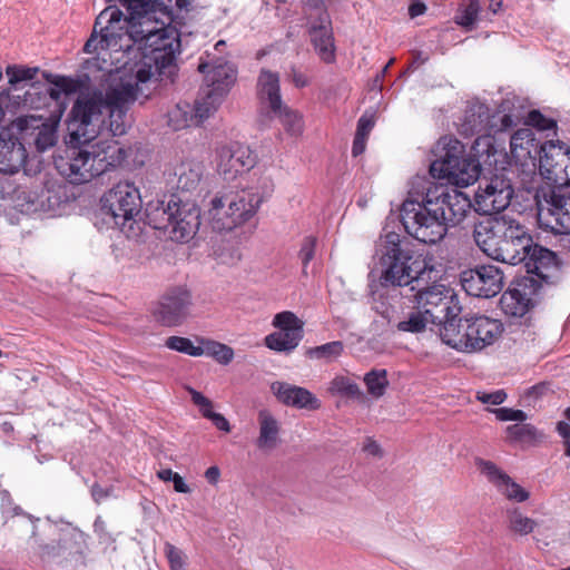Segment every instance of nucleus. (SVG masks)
Here are the masks:
<instances>
[{
	"instance_id": "nucleus-20",
	"label": "nucleus",
	"mask_w": 570,
	"mask_h": 570,
	"mask_svg": "<svg viewBox=\"0 0 570 570\" xmlns=\"http://www.w3.org/2000/svg\"><path fill=\"white\" fill-rule=\"evenodd\" d=\"M217 170L225 180H234L237 176L250 170L255 165V156L248 146L239 142L223 145L216 149Z\"/></svg>"
},
{
	"instance_id": "nucleus-45",
	"label": "nucleus",
	"mask_w": 570,
	"mask_h": 570,
	"mask_svg": "<svg viewBox=\"0 0 570 570\" xmlns=\"http://www.w3.org/2000/svg\"><path fill=\"white\" fill-rule=\"evenodd\" d=\"M224 96H218L209 89H206L204 97L198 99L195 104L194 114L197 124H202L209 118L224 101Z\"/></svg>"
},
{
	"instance_id": "nucleus-30",
	"label": "nucleus",
	"mask_w": 570,
	"mask_h": 570,
	"mask_svg": "<svg viewBox=\"0 0 570 570\" xmlns=\"http://www.w3.org/2000/svg\"><path fill=\"white\" fill-rule=\"evenodd\" d=\"M271 390L276 399L286 406L304 410H317L321 401L307 389L286 382H274Z\"/></svg>"
},
{
	"instance_id": "nucleus-33",
	"label": "nucleus",
	"mask_w": 570,
	"mask_h": 570,
	"mask_svg": "<svg viewBox=\"0 0 570 570\" xmlns=\"http://www.w3.org/2000/svg\"><path fill=\"white\" fill-rule=\"evenodd\" d=\"M439 317H432L429 311L421 309L410 298L404 304L396 328L403 333L420 334L430 325L438 324Z\"/></svg>"
},
{
	"instance_id": "nucleus-36",
	"label": "nucleus",
	"mask_w": 570,
	"mask_h": 570,
	"mask_svg": "<svg viewBox=\"0 0 570 570\" xmlns=\"http://www.w3.org/2000/svg\"><path fill=\"white\" fill-rule=\"evenodd\" d=\"M258 421V436L256 439V446L263 452H271L275 450L281 443V423L268 411L261 410L257 416Z\"/></svg>"
},
{
	"instance_id": "nucleus-11",
	"label": "nucleus",
	"mask_w": 570,
	"mask_h": 570,
	"mask_svg": "<svg viewBox=\"0 0 570 570\" xmlns=\"http://www.w3.org/2000/svg\"><path fill=\"white\" fill-rule=\"evenodd\" d=\"M540 175L556 186L570 185V147L562 142L546 141L539 156Z\"/></svg>"
},
{
	"instance_id": "nucleus-63",
	"label": "nucleus",
	"mask_w": 570,
	"mask_h": 570,
	"mask_svg": "<svg viewBox=\"0 0 570 570\" xmlns=\"http://www.w3.org/2000/svg\"><path fill=\"white\" fill-rule=\"evenodd\" d=\"M210 421L218 430L227 433L230 432V424L223 414L216 413L215 415H213Z\"/></svg>"
},
{
	"instance_id": "nucleus-44",
	"label": "nucleus",
	"mask_w": 570,
	"mask_h": 570,
	"mask_svg": "<svg viewBox=\"0 0 570 570\" xmlns=\"http://www.w3.org/2000/svg\"><path fill=\"white\" fill-rule=\"evenodd\" d=\"M199 352L200 356H210L223 365L229 364L234 358V351L230 346L213 340L200 338Z\"/></svg>"
},
{
	"instance_id": "nucleus-43",
	"label": "nucleus",
	"mask_w": 570,
	"mask_h": 570,
	"mask_svg": "<svg viewBox=\"0 0 570 570\" xmlns=\"http://www.w3.org/2000/svg\"><path fill=\"white\" fill-rule=\"evenodd\" d=\"M343 352V343L341 341H333L318 346L307 347L304 355L311 361L327 365L337 361Z\"/></svg>"
},
{
	"instance_id": "nucleus-24",
	"label": "nucleus",
	"mask_w": 570,
	"mask_h": 570,
	"mask_svg": "<svg viewBox=\"0 0 570 570\" xmlns=\"http://www.w3.org/2000/svg\"><path fill=\"white\" fill-rule=\"evenodd\" d=\"M461 313L446 314L438 323V334L441 342L448 347L469 354V316L460 317Z\"/></svg>"
},
{
	"instance_id": "nucleus-50",
	"label": "nucleus",
	"mask_w": 570,
	"mask_h": 570,
	"mask_svg": "<svg viewBox=\"0 0 570 570\" xmlns=\"http://www.w3.org/2000/svg\"><path fill=\"white\" fill-rule=\"evenodd\" d=\"M168 125L174 130H180L186 127H189L190 125L198 124L197 120L195 119V114L190 115L188 105H186L185 107L177 105L168 112Z\"/></svg>"
},
{
	"instance_id": "nucleus-22",
	"label": "nucleus",
	"mask_w": 570,
	"mask_h": 570,
	"mask_svg": "<svg viewBox=\"0 0 570 570\" xmlns=\"http://www.w3.org/2000/svg\"><path fill=\"white\" fill-rule=\"evenodd\" d=\"M540 141L529 128L518 129L510 138L509 165L522 170L535 167V155L541 154Z\"/></svg>"
},
{
	"instance_id": "nucleus-18",
	"label": "nucleus",
	"mask_w": 570,
	"mask_h": 570,
	"mask_svg": "<svg viewBox=\"0 0 570 570\" xmlns=\"http://www.w3.org/2000/svg\"><path fill=\"white\" fill-rule=\"evenodd\" d=\"M538 222L541 228L554 234H570V195L552 193L538 202Z\"/></svg>"
},
{
	"instance_id": "nucleus-14",
	"label": "nucleus",
	"mask_w": 570,
	"mask_h": 570,
	"mask_svg": "<svg viewBox=\"0 0 570 570\" xmlns=\"http://www.w3.org/2000/svg\"><path fill=\"white\" fill-rule=\"evenodd\" d=\"M24 199L33 207V210L59 214L67 202L63 186L47 179V175L38 171L28 191H23Z\"/></svg>"
},
{
	"instance_id": "nucleus-55",
	"label": "nucleus",
	"mask_w": 570,
	"mask_h": 570,
	"mask_svg": "<svg viewBox=\"0 0 570 570\" xmlns=\"http://www.w3.org/2000/svg\"><path fill=\"white\" fill-rule=\"evenodd\" d=\"M465 8L460 9L456 17L458 23L469 27L474 23L480 11L479 0H464Z\"/></svg>"
},
{
	"instance_id": "nucleus-60",
	"label": "nucleus",
	"mask_w": 570,
	"mask_h": 570,
	"mask_svg": "<svg viewBox=\"0 0 570 570\" xmlns=\"http://www.w3.org/2000/svg\"><path fill=\"white\" fill-rule=\"evenodd\" d=\"M527 124L538 128L539 130H550L556 127V121L544 117L540 111L532 110L529 112Z\"/></svg>"
},
{
	"instance_id": "nucleus-35",
	"label": "nucleus",
	"mask_w": 570,
	"mask_h": 570,
	"mask_svg": "<svg viewBox=\"0 0 570 570\" xmlns=\"http://www.w3.org/2000/svg\"><path fill=\"white\" fill-rule=\"evenodd\" d=\"M27 151L18 139H6L0 134V173L12 175L19 171L26 163Z\"/></svg>"
},
{
	"instance_id": "nucleus-38",
	"label": "nucleus",
	"mask_w": 570,
	"mask_h": 570,
	"mask_svg": "<svg viewBox=\"0 0 570 570\" xmlns=\"http://www.w3.org/2000/svg\"><path fill=\"white\" fill-rule=\"evenodd\" d=\"M328 394L336 400L337 406L356 399L355 375L350 372L335 374L327 387Z\"/></svg>"
},
{
	"instance_id": "nucleus-4",
	"label": "nucleus",
	"mask_w": 570,
	"mask_h": 570,
	"mask_svg": "<svg viewBox=\"0 0 570 570\" xmlns=\"http://www.w3.org/2000/svg\"><path fill=\"white\" fill-rule=\"evenodd\" d=\"M381 263L382 282L386 285H421L439 274L432 257L413 252L407 242L396 233L385 235Z\"/></svg>"
},
{
	"instance_id": "nucleus-12",
	"label": "nucleus",
	"mask_w": 570,
	"mask_h": 570,
	"mask_svg": "<svg viewBox=\"0 0 570 570\" xmlns=\"http://www.w3.org/2000/svg\"><path fill=\"white\" fill-rule=\"evenodd\" d=\"M434 274L431 285L420 287L410 299L421 309L429 311L432 317H438L435 311L442 308L444 316L452 313H461L462 306L454 289L438 279Z\"/></svg>"
},
{
	"instance_id": "nucleus-57",
	"label": "nucleus",
	"mask_w": 570,
	"mask_h": 570,
	"mask_svg": "<svg viewBox=\"0 0 570 570\" xmlns=\"http://www.w3.org/2000/svg\"><path fill=\"white\" fill-rule=\"evenodd\" d=\"M188 392L190 394L193 403L199 409V412L202 413V415L205 419L210 420L213 417V415L216 414V412H214V410H213L214 409L213 402L208 397L203 395L200 392H198L191 387L188 389Z\"/></svg>"
},
{
	"instance_id": "nucleus-40",
	"label": "nucleus",
	"mask_w": 570,
	"mask_h": 570,
	"mask_svg": "<svg viewBox=\"0 0 570 570\" xmlns=\"http://www.w3.org/2000/svg\"><path fill=\"white\" fill-rule=\"evenodd\" d=\"M226 202L227 199L225 195L215 196L210 200L208 217L214 230L225 232L232 230L236 227Z\"/></svg>"
},
{
	"instance_id": "nucleus-34",
	"label": "nucleus",
	"mask_w": 570,
	"mask_h": 570,
	"mask_svg": "<svg viewBox=\"0 0 570 570\" xmlns=\"http://www.w3.org/2000/svg\"><path fill=\"white\" fill-rule=\"evenodd\" d=\"M85 533L71 528L63 530L57 542L39 546V554L42 559H53L65 552H78L85 543Z\"/></svg>"
},
{
	"instance_id": "nucleus-32",
	"label": "nucleus",
	"mask_w": 570,
	"mask_h": 570,
	"mask_svg": "<svg viewBox=\"0 0 570 570\" xmlns=\"http://www.w3.org/2000/svg\"><path fill=\"white\" fill-rule=\"evenodd\" d=\"M38 70V68L21 66H8L6 68V75L11 86L9 96L18 106H32L31 94L29 90H24V88L36 77Z\"/></svg>"
},
{
	"instance_id": "nucleus-54",
	"label": "nucleus",
	"mask_w": 570,
	"mask_h": 570,
	"mask_svg": "<svg viewBox=\"0 0 570 570\" xmlns=\"http://www.w3.org/2000/svg\"><path fill=\"white\" fill-rule=\"evenodd\" d=\"M473 148L479 157H483L485 154L487 159H484V163L489 161V165L498 166V161L495 159L493 161L490 160V158L497 154V150L493 146V138L490 135H483L479 137L475 140Z\"/></svg>"
},
{
	"instance_id": "nucleus-13",
	"label": "nucleus",
	"mask_w": 570,
	"mask_h": 570,
	"mask_svg": "<svg viewBox=\"0 0 570 570\" xmlns=\"http://www.w3.org/2000/svg\"><path fill=\"white\" fill-rule=\"evenodd\" d=\"M272 325L278 331L265 336L266 347L279 353H291L301 343L304 336V322L291 311L274 315Z\"/></svg>"
},
{
	"instance_id": "nucleus-15",
	"label": "nucleus",
	"mask_w": 570,
	"mask_h": 570,
	"mask_svg": "<svg viewBox=\"0 0 570 570\" xmlns=\"http://www.w3.org/2000/svg\"><path fill=\"white\" fill-rule=\"evenodd\" d=\"M191 293L183 286L169 288L159 299L154 316L164 326L181 325L189 316Z\"/></svg>"
},
{
	"instance_id": "nucleus-56",
	"label": "nucleus",
	"mask_w": 570,
	"mask_h": 570,
	"mask_svg": "<svg viewBox=\"0 0 570 570\" xmlns=\"http://www.w3.org/2000/svg\"><path fill=\"white\" fill-rule=\"evenodd\" d=\"M165 554L171 570H185L186 556L180 549L169 542H166Z\"/></svg>"
},
{
	"instance_id": "nucleus-53",
	"label": "nucleus",
	"mask_w": 570,
	"mask_h": 570,
	"mask_svg": "<svg viewBox=\"0 0 570 570\" xmlns=\"http://www.w3.org/2000/svg\"><path fill=\"white\" fill-rule=\"evenodd\" d=\"M53 87L50 89L51 98L58 100L61 95H70L77 91L78 82L67 77H56L52 81Z\"/></svg>"
},
{
	"instance_id": "nucleus-2",
	"label": "nucleus",
	"mask_w": 570,
	"mask_h": 570,
	"mask_svg": "<svg viewBox=\"0 0 570 570\" xmlns=\"http://www.w3.org/2000/svg\"><path fill=\"white\" fill-rule=\"evenodd\" d=\"M107 2H119L129 16H125L116 6L107 7L96 18L92 32L85 43L83 51L95 55L88 63L105 71V78L98 88L106 85L110 70H116L132 56L139 32L138 21L148 7L146 0Z\"/></svg>"
},
{
	"instance_id": "nucleus-39",
	"label": "nucleus",
	"mask_w": 570,
	"mask_h": 570,
	"mask_svg": "<svg viewBox=\"0 0 570 570\" xmlns=\"http://www.w3.org/2000/svg\"><path fill=\"white\" fill-rule=\"evenodd\" d=\"M204 174V165L194 159H186L174 169L177 178V188L184 191L194 190L199 185Z\"/></svg>"
},
{
	"instance_id": "nucleus-21",
	"label": "nucleus",
	"mask_w": 570,
	"mask_h": 570,
	"mask_svg": "<svg viewBox=\"0 0 570 570\" xmlns=\"http://www.w3.org/2000/svg\"><path fill=\"white\" fill-rule=\"evenodd\" d=\"M505 227L508 230L499 246V253L495 254L493 259L517 265L525 259L531 237L520 223L510 217Z\"/></svg>"
},
{
	"instance_id": "nucleus-31",
	"label": "nucleus",
	"mask_w": 570,
	"mask_h": 570,
	"mask_svg": "<svg viewBox=\"0 0 570 570\" xmlns=\"http://www.w3.org/2000/svg\"><path fill=\"white\" fill-rule=\"evenodd\" d=\"M525 266L528 272L535 274L542 281L551 279L559 271L556 254L539 245H531L525 253Z\"/></svg>"
},
{
	"instance_id": "nucleus-3",
	"label": "nucleus",
	"mask_w": 570,
	"mask_h": 570,
	"mask_svg": "<svg viewBox=\"0 0 570 570\" xmlns=\"http://www.w3.org/2000/svg\"><path fill=\"white\" fill-rule=\"evenodd\" d=\"M471 210L470 198L461 191L446 193L434 186L424 198L405 200L402 222L406 232L425 244H435L444 238L449 225L460 224Z\"/></svg>"
},
{
	"instance_id": "nucleus-9",
	"label": "nucleus",
	"mask_w": 570,
	"mask_h": 570,
	"mask_svg": "<svg viewBox=\"0 0 570 570\" xmlns=\"http://www.w3.org/2000/svg\"><path fill=\"white\" fill-rule=\"evenodd\" d=\"M75 119L73 115V108L71 109V119L68 124V129L70 134V142L77 144V145H87L89 153L92 157V160H95L94 165L97 168V173L100 176L101 174L106 173L111 167H117L121 165V163L126 159L127 154L126 150L119 145L118 141L114 139H106V140H99L95 144H91L92 140H95L98 135L102 130H108L112 136H117L110 128H109V116L106 115V121L104 126L99 129L97 135H95L92 138L85 139L81 137H77L73 135V130L71 129V124ZM126 131L124 132V135ZM122 136V134L120 135Z\"/></svg>"
},
{
	"instance_id": "nucleus-37",
	"label": "nucleus",
	"mask_w": 570,
	"mask_h": 570,
	"mask_svg": "<svg viewBox=\"0 0 570 570\" xmlns=\"http://www.w3.org/2000/svg\"><path fill=\"white\" fill-rule=\"evenodd\" d=\"M20 128L28 135V130L32 129L30 134L33 137V142L39 151H45L57 142L56 126L43 121L40 118L30 117L20 120Z\"/></svg>"
},
{
	"instance_id": "nucleus-10",
	"label": "nucleus",
	"mask_w": 570,
	"mask_h": 570,
	"mask_svg": "<svg viewBox=\"0 0 570 570\" xmlns=\"http://www.w3.org/2000/svg\"><path fill=\"white\" fill-rule=\"evenodd\" d=\"M94 163L87 145L68 147L63 155L55 157L59 174L75 185L86 184L99 176Z\"/></svg>"
},
{
	"instance_id": "nucleus-5",
	"label": "nucleus",
	"mask_w": 570,
	"mask_h": 570,
	"mask_svg": "<svg viewBox=\"0 0 570 570\" xmlns=\"http://www.w3.org/2000/svg\"><path fill=\"white\" fill-rule=\"evenodd\" d=\"M440 158L430 166L433 178L444 180L456 187L473 185L481 175V165L478 159L464 154V146L452 137H443L438 142Z\"/></svg>"
},
{
	"instance_id": "nucleus-8",
	"label": "nucleus",
	"mask_w": 570,
	"mask_h": 570,
	"mask_svg": "<svg viewBox=\"0 0 570 570\" xmlns=\"http://www.w3.org/2000/svg\"><path fill=\"white\" fill-rule=\"evenodd\" d=\"M519 119L517 110V98L508 96L498 106L497 110L490 114L488 106L480 101H475L466 111L465 132H480L482 130H507L513 127Z\"/></svg>"
},
{
	"instance_id": "nucleus-17",
	"label": "nucleus",
	"mask_w": 570,
	"mask_h": 570,
	"mask_svg": "<svg viewBox=\"0 0 570 570\" xmlns=\"http://www.w3.org/2000/svg\"><path fill=\"white\" fill-rule=\"evenodd\" d=\"M273 185L268 178H264L259 188L250 187L237 194L226 196V205L230 209V215L235 226H239L249 220L258 210L259 206L272 194Z\"/></svg>"
},
{
	"instance_id": "nucleus-26",
	"label": "nucleus",
	"mask_w": 570,
	"mask_h": 570,
	"mask_svg": "<svg viewBox=\"0 0 570 570\" xmlns=\"http://www.w3.org/2000/svg\"><path fill=\"white\" fill-rule=\"evenodd\" d=\"M508 216L485 218L478 223L474 228V240L480 249L494 258L499 253V246L507 233Z\"/></svg>"
},
{
	"instance_id": "nucleus-49",
	"label": "nucleus",
	"mask_w": 570,
	"mask_h": 570,
	"mask_svg": "<svg viewBox=\"0 0 570 570\" xmlns=\"http://www.w3.org/2000/svg\"><path fill=\"white\" fill-rule=\"evenodd\" d=\"M537 527V521L520 510L514 509L509 512L508 528L512 533L525 537L533 533Z\"/></svg>"
},
{
	"instance_id": "nucleus-46",
	"label": "nucleus",
	"mask_w": 570,
	"mask_h": 570,
	"mask_svg": "<svg viewBox=\"0 0 570 570\" xmlns=\"http://www.w3.org/2000/svg\"><path fill=\"white\" fill-rule=\"evenodd\" d=\"M504 433L509 442L521 444L535 442L541 436L533 425L525 424L523 422L508 425L504 430Z\"/></svg>"
},
{
	"instance_id": "nucleus-27",
	"label": "nucleus",
	"mask_w": 570,
	"mask_h": 570,
	"mask_svg": "<svg viewBox=\"0 0 570 570\" xmlns=\"http://www.w3.org/2000/svg\"><path fill=\"white\" fill-rule=\"evenodd\" d=\"M469 354L492 345L501 336L503 327L500 321L484 316H469Z\"/></svg>"
},
{
	"instance_id": "nucleus-58",
	"label": "nucleus",
	"mask_w": 570,
	"mask_h": 570,
	"mask_svg": "<svg viewBox=\"0 0 570 570\" xmlns=\"http://www.w3.org/2000/svg\"><path fill=\"white\" fill-rule=\"evenodd\" d=\"M493 413L497 420L501 422H524L527 420V414L522 410L511 409V407H498L489 410Z\"/></svg>"
},
{
	"instance_id": "nucleus-61",
	"label": "nucleus",
	"mask_w": 570,
	"mask_h": 570,
	"mask_svg": "<svg viewBox=\"0 0 570 570\" xmlns=\"http://www.w3.org/2000/svg\"><path fill=\"white\" fill-rule=\"evenodd\" d=\"M475 397L483 404L500 405L505 402L508 395L504 390L493 392L479 391Z\"/></svg>"
},
{
	"instance_id": "nucleus-7",
	"label": "nucleus",
	"mask_w": 570,
	"mask_h": 570,
	"mask_svg": "<svg viewBox=\"0 0 570 570\" xmlns=\"http://www.w3.org/2000/svg\"><path fill=\"white\" fill-rule=\"evenodd\" d=\"M101 204L106 223L119 228L127 237L137 235L135 226L141 210V197L134 184H117L104 195Z\"/></svg>"
},
{
	"instance_id": "nucleus-42",
	"label": "nucleus",
	"mask_w": 570,
	"mask_h": 570,
	"mask_svg": "<svg viewBox=\"0 0 570 570\" xmlns=\"http://www.w3.org/2000/svg\"><path fill=\"white\" fill-rule=\"evenodd\" d=\"M274 118L281 121L286 132L291 136H299L304 130L303 116L286 104L282 105L279 110L272 111L269 116L264 117L261 121L268 122Z\"/></svg>"
},
{
	"instance_id": "nucleus-52",
	"label": "nucleus",
	"mask_w": 570,
	"mask_h": 570,
	"mask_svg": "<svg viewBox=\"0 0 570 570\" xmlns=\"http://www.w3.org/2000/svg\"><path fill=\"white\" fill-rule=\"evenodd\" d=\"M361 454L363 461L373 462L384 456V449L376 439L366 436L362 441Z\"/></svg>"
},
{
	"instance_id": "nucleus-6",
	"label": "nucleus",
	"mask_w": 570,
	"mask_h": 570,
	"mask_svg": "<svg viewBox=\"0 0 570 570\" xmlns=\"http://www.w3.org/2000/svg\"><path fill=\"white\" fill-rule=\"evenodd\" d=\"M148 224L176 242H187L194 237L200 225L199 208L193 203H177L170 199L149 203L147 206Z\"/></svg>"
},
{
	"instance_id": "nucleus-28",
	"label": "nucleus",
	"mask_w": 570,
	"mask_h": 570,
	"mask_svg": "<svg viewBox=\"0 0 570 570\" xmlns=\"http://www.w3.org/2000/svg\"><path fill=\"white\" fill-rule=\"evenodd\" d=\"M198 70L205 75L207 89L217 92L218 96L226 97L236 82V68L222 59H217L213 63L202 62Z\"/></svg>"
},
{
	"instance_id": "nucleus-51",
	"label": "nucleus",
	"mask_w": 570,
	"mask_h": 570,
	"mask_svg": "<svg viewBox=\"0 0 570 570\" xmlns=\"http://www.w3.org/2000/svg\"><path fill=\"white\" fill-rule=\"evenodd\" d=\"M165 346L190 356H200L199 345H194L193 341L181 336H169Z\"/></svg>"
},
{
	"instance_id": "nucleus-19",
	"label": "nucleus",
	"mask_w": 570,
	"mask_h": 570,
	"mask_svg": "<svg viewBox=\"0 0 570 570\" xmlns=\"http://www.w3.org/2000/svg\"><path fill=\"white\" fill-rule=\"evenodd\" d=\"M460 281L463 289L475 297H492L503 287V275L494 265H481L463 271Z\"/></svg>"
},
{
	"instance_id": "nucleus-41",
	"label": "nucleus",
	"mask_w": 570,
	"mask_h": 570,
	"mask_svg": "<svg viewBox=\"0 0 570 570\" xmlns=\"http://www.w3.org/2000/svg\"><path fill=\"white\" fill-rule=\"evenodd\" d=\"M311 40L320 58L330 63L335 58V47L330 27L321 24L311 29Z\"/></svg>"
},
{
	"instance_id": "nucleus-23",
	"label": "nucleus",
	"mask_w": 570,
	"mask_h": 570,
	"mask_svg": "<svg viewBox=\"0 0 570 570\" xmlns=\"http://www.w3.org/2000/svg\"><path fill=\"white\" fill-rule=\"evenodd\" d=\"M476 464L481 474L484 475L507 500L523 503L530 499L529 490L515 482L493 462L480 460Z\"/></svg>"
},
{
	"instance_id": "nucleus-47",
	"label": "nucleus",
	"mask_w": 570,
	"mask_h": 570,
	"mask_svg": "<svg viewBox=\"0 0 570 570\" xmlns=\"http://www.w3.org/2000/svg\"><path fill=\"white\" fill-rule=\"evenodd\" d=\"M363 382L367 395L377 400L385 394L389 387L387 372L386 370H372L364 375Z\"/></svg>"
},
{
	"instance_id": "nucleus-48",
	"label": "nucleus",
	"mask_w": 570,
	"mask_h": 570,
	"mask_svg": "<svg viewBox=\"0 0 570 570\" xmlns=\"http://www.w3.org/2000/svg\"><path fill=\"white\" fill-rule=\"evenodd\" d=\"M146 2L148 3L146 10L150 13V17L155 19L157 18L156 13L159 12L166 17V22H173L174 7L178 10H188L190 4L189 0H149Z\"/></svg>"
},
{
	"instance_id": "nucleus-62",
	"label": "nucleus",
	"mask_w": 570,
	"mask_h": 570,
	"mask_svg": "<svg viewBox=\"0 0 570 570\" xmlns=\"http://www.w3.org/2000/svg\"><path fill=\"white\" fill-rule=\"evenodd\" d=\"M550 391V386L547 383H539L537 385L531 386L527 393L525 396L530 400H537L540 396L547 394Z\"/></svg>"
},
{
	"instance_id": "nucleus-59",
	"label": "nucleus",
	"mask_w": 570,
	"mask_h": 570,
	"mask_svg": "<svg viewBox=\"0 0 570 570\" xmlns=\"http://www.w3.org/2000/svg\"><path fill=\"white\" fill-rule=\"evenodd\" d=\"M316 248V238L313 236H307L304 238L298 256L302 261L303 271H306L307 265L314 258Z\"/></svg>"
},
{
	"instance_id": "nucleus-1",
	"label": "nucleus",
	"mask_w": 570,
	"mask_h": 570,
	"mask_svg": "<svg viewBox=\"0 0 570 570\" xmlns=\"http://www.w3.org/2000/svg\"><path fill=\"white\" fill-rule=\"evenodd\" d=\"M139 32L132 56L116 70H110L102 88L81 91L75 104L73 135L92 138L109 116V128L121 135L130 127L128 110L147 98L156 76L171 77L180 52V35L171 22L153 19L146 10L138 21Z\"/></svg>"
},
{
	"instance_id": "nucleus-29",
	"label": "nucleus",
	"mask_w": 570,
	"mask_h": 570,
	"mask_svg": "<svg viewBox=\"0 0 570 570\" xmlns=\"http://www.w3.org/2000/svg\"><path fill=\"white\" fill-rule=\"evenodd\" d=\"M531 289L524 283L512 284L500 298L502 313L511 318L525 316L534 306Z\"/></svg>"
},
{
	"instance_id": "nucleus-25",
	"label": "nucleus",
	"mask_w": 570,
	"mask_h": 570,
	"mask_svg": "<svg viewBox=\"0 0 570 570\" xmlns=\"http://www.w3.org/2000/svg\"><path fill=\"white\" fill-rule=\"evenodd\" d=\"M256 96L259 102L261 120L284 105L281 94V79L276 71L262 69L257 77Z\"/></svg>"
},
{
	"instance_id": "nucleus-16",
	"label": "nucleus",
	"mask_w": 570,
	"mask_h": 570,
	"mask_svg": "<svg viewBox=\"0 0 570 570\" xmlns=\"http://www.w3.org/2000/svg\"><path fill=\"white\" fill-rule=\"evenodd\" d=\"M513 193L508 178L493 176L479 186L474 196L475 210L483 215L501 212L510 205Z\"/></svg>"
},
{
	"instance_id": "nucleus-64",
	"label": "nucleus",
	"mask_w": 570,
	"mask_h": 570,
	"mask_svg": "<svg viewBox=\"0 0 570 570\" xmlns=\"http://www.w3.org/2000/svg\"><path fill=\"white\" fill-rule=\"evenodd\" d=\"M292 81L297 88H303L308 85L307 77L295 69L292 70Z\"/></svg>"
}]
</instances>
